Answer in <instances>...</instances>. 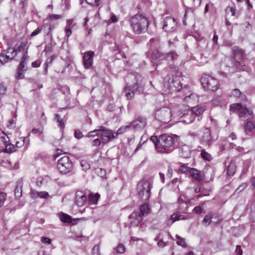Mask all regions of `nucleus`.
Instances as JSON below:
<instances>
[{"instance_id": "nucleus-28", "label": "nucleus", "mask_w": 255, "mask_h": 255, "mask_svg": "<svg viewBox=\"0 0 255 255\" xmlns=\"http://www.w3.org/2000/svg\"><path fill=\"white\" fill-rule=\"evenodd\" d=\"M205 110L204 106H196L191 108L190 113L196 116H200Z\"/></svg>"}, {"instance_id": "nucleus-12", "label": "nucleus", "mask_w": 255, "mask_h": 255, "mask_svg": "<svg viewBox=\"0 0 255 255\" xmlns=\"http://www.w3.org/2000/svg\"><path fill=\"white\" fill-rule=\"evenodd\" d=\"M29 56L27 55V52H24L20 60L17 69V75L16 78L18 80L24 78V72L27 70V64L28 61Z\"/></svg>"}, {"instance_id": "nucleus-33", "label": "nucleus", "mask_w": 255, "mask_h": 255, "mask_svg": "<svg viewBox=\"0 0 255 255\" xmlns=\"http://www.w3.org/2000/svg\"><path fill=\"white\" fill-rule=\"evenodd\" d=\"M100 195L98 194H96L94 195L92 194H89L88 196V201L90 204H96L98 201Z\"/></svg>"}, {"instance_id": "nucleus-29", "label": "nucleus", "mask_w": 255, "mask_h": 255, "mask_svg": "<svg viewBox=\"0 0 255 255\" xmlns=\"http://www.w3.org/2000/svg\"><path fill=\"white\" fill-rule=\"evenodd\" d=\"M149 212V205L147 203H145L140 206V212L142 216L147 215L148 214Z\"/></svg>"}, {"instance_id": "nucleus-42", "label": "nucleus", "mask_w": 255, "mask_h": 255, "mask_svg": "<svg viewBox=\"0 0 255 255\" xmlns=\"http://www.w3.org/2000/svg\"><path fill=\"white\" fill-rule=\"evenodd\" d=\"M7 194L3 191H0V208L2 207L6 201Z\"/></svg>"}, {"instance_id": "nucleus-50", "label": "nucleus", "mask_w": 255, "mask_h": 255, "mask_svg": "<svg viewBox=\"0 0 255 255\" xmlns=\"http://www.w3.org/2000/svg\"><path fill=\"white\" fill-rule=\"evenodd\" d=\"M101 143H102L101 139L97 138L93 140L92 144L93 146L98 147L101 145Z\"/></svg>"}, {"instance_id": "nucleus-24", "label": "nucleus", "mask_w": 255, "mask_h": 255, "mask_svg": "<svg viewBox=\"0 0 255 255\" xmlns=\"http://www.w3.org/2000/svg\"><path fill=\"white\" fill-rule=\"evenodd\" d=\"M22 186L23 181L21 179H19L16 182V186L14 189V195L17 199H19L22 196Z\"/></svg>"}, {"instance_id": "nucleus-48", "label": "nucleus", "mask_w": 255, "mask_h": 255, "mask_svg": "<svg viewBox=\"0 0 255 255\" xmlns=\"http://www.w3.org/2000/svg\"><path fill=\"white\" fill-rule=\"evenodd\" d=\"M191 168L189 167L186 164H182L179 167V170L183 173L188 172L189 173L190 169Z\"/></svg>"}, {"instance_id": "nucleus-45", "label": "nucleus", "mask_w": 255, "mask_h": 255, "mask_svg": "<svg viewBox=\"0 0 255 255\" xmlns=\"http://www.w3.org/2000/svg\"><path fill=\"white\" fill-rule=\"evenodd\" d=\"M15 150V147H14L13 145H12L10 143L5 144V148L4 149V151L5 152L11 153Z\"/></svg>"}, {"instance_id": "nucleus-11", "label": "nucleus", "mask_w": 255, "mask_h": 255, "mask_svg": "<svg viewBox=\"0 0 255 255\" xmlns=\"http://www.w3.org/2000/svg\"><path fill=\"white\" fill-rule=\"evenodd\" d=\"M178 58V55L174 51H171L168 53H162L157 50L152 53V58L158 61L167 60L174 61Z\"/></svg>"}, {"instance_id": "nucleus-57", "label": "nucleus", "mask_w": 255, "mask_h": 255, "mask_svg": "<svg viewBox=\"0 0 255 255\" xmlns=\"http://www.w3.org/2000/svg\"><path fill=\"white\" fill-rule=\"evenodd\" d=\"M100 0H86V1L90 5L98 6Z\"/></svg>"}, {"instance_id": "nucleus-58", "label": "nucleus", "mask_w": 255, "mask_h": 255, "mask_svg": "<svg viewBox=\"0 0 255 255\" xmlns=\"http://www.w3.org/2000/svg\"><path fill=\"white\" fill-rule=\"evenodd\" d=\"M49 17L50 20H53L60 19L62 16L60 14H51L49 15Z\"/></svg>"}, {"instance_id": "nucleus-49", "label": "nucleus", "mask_w": 255, "mask_h": 255, "mask_svg": "<svg viewBox=\"0 0 255 255\" xmlns=\"http://www.w3.org/2000/svg\"><path fill=\"white\" fill-rule=\"evenodd\" d=\"M125 247L122 244H120L116 248V251L118 253L122 254L125 252Z\"/></svg>"}, {"instance_id": "nucleus-59", "label": "nucleus", "mask_w": 255, "mask_h": 255, "mask_svg": "<svg viewBox=\"0 0 255 255\" xmlns=\"http://www.w3.org/2000/svg\"><path fill=\"white\" fill-rule=\"evenodd\" d=\"M74 136L76 138L78 139H80L83 136V135L80 130L76 129L75 130L74 132Z\"/></svg>"}, {"instance_id": "nucleus-4", "label": "nucleus", "mask_w": 255, "mask_h": 255, "mask_svg": "<svg viewBox=\"0 0 255 255\" xmlns=\"http://www.w3.org/2000/svg\"><path fill=\"white\" fill-rule=\"evenodd\" d=\"M152 185L150 181L143 180L139 182L137 186L138 197L143 201L149 199Z\"/></svg>"}, {"instance_id": "nucleus-8", "label": "nucleus", "mask_w": 255, "mask_h": 255, "mask_svg": "<svg viewBox=\"0 0 255 255\" xmlns=\"http://www.w3.org/2000/svg\"><path fill=\"white\" fill-rule=\"evenodd\" d=\"M100 138L103 144L108 143L112 139L117 138V134L113 130L103 126H99Z\"/></svg>"}, {"instance_id": "nucleus-47", "label": "nucleus", "mask_w": 255, "mask_h": 255, "mask_svg": "<svg viewBox=\"0 0 255 255\" xmlns=\"http://www.w3.org/2000/svg\"><path fill=\"white\" fill-rule=\"evenodd\" d=\"M7 90V87L4 83L0 84V95L2 96L5 94Z\"/></svg>"}, {"instance_id": "nucleus-53", "label": "nucleus", "mask_w": 255, "mask_h": 255, "mask_svg": "<svg viewBox=\"0 0 255 255\" xmlns=\"http://www.w3.org/2000/svg\"><path fill=\"white\" fill-rule=\"evenodd\" d=\"M30 196L33 199L37 198L38 197V192L34 189H31Z\"/></svg>"}, {"instance_id": "nucleus-22", "label": "nucleus", "mask_w": 255, "mask_h": 255, "mask_svg": "<svg viewBox=\"0 0 255 255\" xmlns=\"http://www.w3.org/2000/svg\"><path fill=\"white\" fill-rule=\"evenodd\" d=\"M247 119L244 125V128L246 135L252 136L254 135L253 130L255 128V123Z\"/></svg>"}, {"instance_id": "nucleus-36", "label": "nucleus", "mask_w": 255, "mask_h": 255, "mask_svg": "<svg viewBox=\"0 0 255 255\" xmlns=\"http://www.w3.org/2000/svg\"><path fill=\"white\" fill-rule=\"evenodd\" d=\"M55 120L58 123V126L61 128H65V124L63 121V119L60 118V116L58 114L55 115Z\"/></svg>"}, {"instance_id": "nucleus-18", "label": "nucleus", "mask_w": 255, "mask_h": 255, "mask_svg": "<svg viewBox=\"0 0 255 255\" xmlns=\"http://www.w3.org/2000/svg\"><path fill=\"white\" fill-rule=\"evenodd\" d=\"M146 124V119L145 117H139L135 120L131 122L129 126L135 130H140L145 128Z\"/></svg>"}, {"instance_id": "nucleus-27", "label": "nucleus", "mask_w": 255, "mask_h": 255, "mask_svg": "<svg viewBox=\"0 0 255 255\" xmlns=\"http://www.w3.org/2000/svg\"><path fill=\"white\" fill-rule=\"evenodd\" d=\"M197 150L201 152V156L204 160L210 161L212 159L211 155L206 152L205 149L202 148L201 146H198Z\"/></svg>"}, {"instance_id": "nucleus-46", "label": "nucleus", "mask_w": 255, "mask_h": 255, "mask_svg": "<svg viewBox=\"0 0 255 255\" xmlns=\"http://www.w3.org/2000/svg\"><path fill=\"white\" fill-rule=\"evenodd\" d=\"M92 255H101L100 247L98 245H95L92 249Z\"/></svg>"}, {"instance_id": "nucleus-37", "label": "nucleus", "mask_w": 255, "mask_h": 255, "mask_svg": "<svg viewBox=\"0 0 255 255\" xmlns=\"http://www.w3.org/2000/svg\"><path fill=\"white\" fill-rule=\"evenodd\" d=\"M55 58V56L54 55L51 56L50 58H48L45 63V67L44 69V74H47L48 72V67L49 64H52L53 60Z\"/></svg>"}, {"instance_id": "nucleus-19", "label": "nucleus", "mask_w": 255, "mask_h": 255, "mask_svg": "<svg viewBox=\"0 0 255 255\" xmlns=\"http://www.w3.org/2000/svg\"><path fill=\"white\" fill-rule=\"evenodd\" d=\"M94 52L92 51L86 52L83 57V62L84 67L86 69H89L91 67L93 62Z\"/></svg>"}, {"instance_id": "nucleus-41", "label": "nucleus", "mask_w": 255, "mask_h": 255, "mask_svg": "<svg viewBox=\"0 0 255 255\" xmlns=\"http://www.w3.org/2000/svg\"><path fill=\"white\" fill-rule=\"evenodd\" d=\"M175 238L178 240L177 244L178 245L182 246L183 248H185L186 247V243L185 239L176 235Z\"/></svg>"}, {"instance_id": "nucleus-26", "label": "nucleus", "mask_w": 255, "mask_h": 255, "mask_svg": "<svg viewBox=\"0 0 255 255\" xmlns=\"http://www.w3.org/2000/svg\"><path fill=\"white\" fill-rule=\"evenodd\" d=\"M187 219V217L183 215H180L178 214H173L170 216V219L167 221V225H171L175 221L180 220H186Z\"/></svg>"}, {"instance_id": "nucleus-56", "label": "nucleus", "mask_w": 255, "mask_h": 255, "mask_svg": "<svg viewBox=\"0 0 255 255\" xmlns=\"http://www.w3.org/2000/svg\"><path fill=\"white\" fill-rule=\"evenodd\" d=\"M38 197L41 198H47L49 197V194L45 191L38 192Z\"/></svg>"}, {"instance_id": "nucleus-35", "label": "nucleus", "mask_w": 255, "mask_h": 255, "mask_svg": "<svg viewBox=\"0 0 255 255\" xmlns=\"http://www.w3.org/2000/svg\"><path fill=\"white\" fill-rule=\"evenodd\" d=\"M159 136L158 137L156 135H152L150 137V140L154 143L155 148L157 151H158V147L159 146Z\"/></svg>"}, {"instance_id": "nucleus-30", "label": "nucleus", "mask_w": 255, "mask_h": 255, "mask_svg": "<svg viewBox=\"0 0 255 255\" xmlns=\"http://www.w3.org/2000/svg\"><path fill=\"white\" fill-rule=\"evenodd\" d=\"M232 94L233 96L240 99L241 101H245L246 99V96L238 89H234L232 92Z\"/></svg>"}, {"instance_id": "nucleus-3", "label": "nucleus", "mask_w": 255, "mask_h": 255, "mask_svg": "<svg viewBox=\"0 0 255 255\" xmlns=\"http://www.w3.org/2000/svg\"><path fill=\"white\" fill-rule=\"evenodd\" d=\"M159 146L158 152L169 153L174 149V139L173 136L167 134H162L159 136Z\"/></svg>"}, {"instance_id": "nucleus-62", "label": "nucleus", "mask_w": 255, "mask_h": 255, "mask_svg": "<svg viewBox=\"0 0 255 255\" xmlns=\"http://www.w3.org/2000/svg\"><path fill=\"white\" fill-rule=\"evenodd\" d=\"M41 31V28L40 27H38L35 30H34L31 34V36L33 37L39 34Z\"/></svg>"}, {"instance_id": "nucleus-10", "label": "nucleus", "mask_w": 255, "mask_h": 255, "mask_svg": "<svg viewBox=\"0 0 255 255\" xmlns=\"http://www.w3.org/2000/svg\"><path fill=\"white\" fill-rule=\"evenodd\" d=\"M231 109L233 110L234 112L237 113L240 118L245 117L246 116L248 119H252L253 118V111L243 107L240 104L231 105Z\"/></svg>"}, {"instance_id": "nucleus-14", "label": "nucleus", "mask_w": 255, "mask_h": 255, "mask_svg": "<svg viewBox=\"0 0 255 255\" xmlns=\"http://www.w3.org/2000/svg\"><path fill=\"white\" fill-rule=\"evenodd\" d=\"M8 45H9V46H11V45L9 44V43H8ZM16 55V49L14 48H12L11 47H9L0 54V62L2 64H4L9 60H12Z\"/></svg>"}, {"instance_id": "nucleus-51", "label": "nucleus", "mask_w": 255, "mask_h": 255, "mask_svg": "<svg viewBox=\"0 0 255 255\" xmlns=\"http://www.w3.org/2000/svg\"><path fill=\"white\" fill-rule=\"evenodd\" d=\"M226 11L227 13L231 12L232 16H236V9L233 7H227Z\"/></svg>"}, {"instance_id": "nucleus-6", "label": "nucleus", "mask_w": 255, "mask_h": 255, "mask_svg": "<svg viewBox=\"0 0 255 255\" xmlns=\"http://www.w3.org/2000/svg\"><path fill=\"white\" fill-rule=\"evenodd\" d=\"M201 82L204 88L216 91L219 88V83L217 79L209 75L204 74L201 78Z\"/></svg>"}, {"instance_id": "nucleus-17", "label": "nucleus", "mask_w": 255, "mask_h": 255, "mask_svg": "<svg viewBox=\"0 0 255 255\" xmlns=\"http://www.w3.org/2000/svg\"><path fill=\"white\" fill-rule=\"evenodd\" d=\"M88 201L86 193L82 190L77 191L75 195V203L79 207L84 206Z\"/></svg>"}, {"instance_id": "nucleus-2", "label": "nucleus", "mask_w": 255, "mask_h": 255, "mask_svg": "<svg viewBox=\"0 0 255 255\" xmlns=\"http://www.w3.org/2000/svg\"><path fill=\"white\" fill-rule=\"evenodd\" d=\"M129 21L133 31L136 34H140L146 30L149 24L147 19L141 14L132 16Z\"/></svg>"}, {"instance_id": "nucleus-20", "label": "nucleus", "mask_w": 255, "mask_h": 255, "mask_svg": "<svg viewBox=\"0 0 255 255\" xmlns=\"http://www.w3.org/2000/svg\"><path fill=\"white\" fill-rule=\"evenodd\" d=\"M78 24L75 22L74 19H68L66 20V25L65 28L66 36L69 37L72 34V29H77Z\"/></svg>"}, {"instance_id": "nucleus-5", "label": "nucleus", "mask_w": 255, "mask_h": 255, "mask_svg": "<svg viewBox=\"0 0 255 255\" xmlns=\"http://www.w3.org/2000/svg\"><path fill=\"white\" fill-rule=\"evenodd\" d=\"M164 87V88L167 89L168 90L167 92L168 93L179 92L182 88L178 77H174L173 76L171 77L168 76L165 78Z\"/></svg>"}, {"instance_id": "nucleus-63", "label": "nucleus", "mask_w": 255, "mask_h": 255, "mask_svg": "<svg viewBox=\"0 0 255 255\" xmlns=\"http://www.w3.org/2000/svg\"><path fill=\"white\" fill-rule=\"evenodd\" d=\"M193 211L195 212L196 213L199 214L201 213L202 211V208H201V206H196L194 208Z\"/></svg>"}, {"instance_id": "nucleus-25", "label": "nucleus", "mask_w": 255, "mask_h": 255, "mask_svg": "<svg viewBox=\"0 0 255 255\" xmlns=\"http://www.w3.org/2000/svg\"><path fill=\"white\" fill-rule=\"evenodd\" d=\"M191 150L190 147L187 145L182 146L179 149V154L181 157L187 158L191 155Z\"/></svg>"}, {"instance_id": "nucleus-9", "label": "nucleus", "mask_w": 255, "mask_h": 255, "mask_svg": "<svg viewBox=\"0 0 255 255\" xmlns=\"http://www.w3.org/2000/svg\"><path fill=\"white\" fill-rule=\"evenodd\" d=\"M171 116V110L166 107L158 110L155 114V119L163 123L169 122Z\"/></svg>"}, {"instance_id": "nucleus-1", "label": "nucleus", "mask_w": 255, "mask_h": 255, "mask_svg": "<svg viewBox=\"0 0 255 255\" xmlns=\"http://www.w3.org/2000/svg\"><path fill=\"white\" fill-rule=\"evenodd\" d=\"M142 78L138 73H129L125 78L127 86L126 90V96L128 98H131L134 93L139 94L143 92L144 84L142 83Z\"/></svg>"}, {"instance_id": "nucleus-13", "label": "nucleus", "mask_w": 255, "mask_h": 255, "mask_svg": "<svg viewBox=\"0 0 255 255\" xmlns=\"http://www.w3.org/2000/svg\"><path fill=\"white\" fill-rule=\"evenodd\" d=\"M213 140L211 130L207 128H203L202 133L200 136V142L205 147H210L213 143Z\"/></svg>"}, {"instance_id": "nucleus-21", "label": "nucleus", "mask_w": 255, "mask_h": 255, "mask_svg": "<svg viewBox=\"0 0 255 255\" xmlns=\"http://www.w3.org/2000/svg\"><path fill=\"white\" fill-rule=\"evenodd\" d=\"M189 174L194 180L197 181H202L204 179L205 175L203 171L192 168L190 169Z\"/></svg>"}, {"instance_id": "nucleus-54", "label": "nucleus", "mask_w": 255, "mask_h": 255, "mask_svg": "<svg viewBox=\"0 0 255 255\" xmlns=\"http://www.w3.org/2000/svg\"><path fill=\"white\" fill-rule=\"evenodd\" d=\"M97 173H98V175L100 176H101L102 178H106V170L105 169H102V168H100L97 171Z\"/></svg>"}, {"instance_id": "nucleus-16", "label": "nucleus", "mask_w": 255, "mask_h": 255, "mask_svg": "<svg viewBox=\"0 0 255 255\" xmlns=\"http://www.w3.org/2000/svg\"><path fill=\"white\" fill-rule=\"evenodd\" d=\"M176 26V22L174 18L167 17L163 21L162 28L166 32H170L173 31Z\"/></svg>"}, {"instance_id": "nucleus-64", "label": "nucleus", "mask_w": 255, "mask_h": 255, "mask_svg": "<svg viewBox=\"0 0 255 255\" xmlns=\"http://www.w3.org/2000/svg\"><path fill=\"white\" fill-rule=\"evenodd\" d=\"M41 62L40 60H36L33 62L31 64V66L34 68H37L40 66Z\"/></svg>"}, {"instance_id": "nucleus-31", "label": "nucleus", "mask_w": 255, "mask_h": 255, "mask_svg": "<svg viewBox=\"0 0 255 255\" xmlns=\"http://www.w3.org/2000/svg\"><path fill=\"white\" fill-rule=\"evenodd\" d=\"M233 53L235 57L238 59V60H241L243 58L244 55L243 51L239 49L237 47H234L233 48Z\"/></svg>"}, {"instance_id": "nucleus-32", "label": "nucleus", "mask_w": 255, "mask_h": 255, "mask_svg": "<svg viewBox=\"0 0 255 255\" xmlns=\"http://www.w3.org/2000/svg\"><path fill=\"white\" fill-rule=\"evenodd\" d=\"M59 217L60 220L64 223H71L72 221L71 216L65 213H61L59 215Z\"/></svg>"}, {"instance_id": "nucleus-61", "label": "nucleus", "mask_w": 255, "mask_h": 255, "mask_svg": "<svg viewBox=\"0 0 255 255\" xmlns=\"http://www.w3.org/2000/svg\"><path fill=\"white\" fill-rule=\"evenodd\" d=\"M235 253L237 255H242V250L241 249V247L239 245H237L236 248Z\"/></svg>"}, {"instance_id": "nucleus-40", "label": "nucleus", "mask_w": 255, "mask_h": 255, "mask_svg": "<svg viewBox=\"0 0 255 255\" xmlns=\"http://www.w3.org/2000/svg\"><path fill=\"white\" fill-rule=\"evenodd\" d=\"M129 128V125L121 127L120 128H119L116 132H115V134H117V137L119 134H123L126 131H128Z\"/></svg>"}, {"instance_id": "nucleus-43", "label": "nucleus", "mask_w": 255, "mask_h": 255, "mask_svg": "<svg viewBox=\"0 0 255 255\" xmlns=\"http://www.w3.org/2000/svg\"><path fill=\"white\" fill-rule=\"evenodd\" d=\"M100 133L99 127H98L97 129L89 132L86 136L87 137H93L95 136L100 135Z\"/></svg>"}, {"instance_id": "nucleus-15", "label": "nucleus", "mask_w": 255, "mask_h": 255, "mask_svg": "<svg viewBox=\"0 0 255 255\" xmlns=\"http://www.w3.org/2000/svg\"><path fill=\"white\" fill-rule=\"evenodd\" d=\"M222 219L217 214H215L212 212H209L207 214L202 221V224L205 227H208L212 223L214 225H216L221 221Z\"/></svg>"}, {"instance_id": "nucleus-34", "label": "nucleus", "mask_w": 255, "mask_h": 255, "mask_svg": "<svg viewBox=\"0 0 255 255\" xmlns=\"http://www.w3.org/2000/svg\"><path fill=\"white\" fill-rule=\"evenodd\" d=\"M223 99L220 96H215L211 101L212 104L215 106H218L223 102Z\"/></svg>"}, {"instance_id": "nucleus-52", "label": "nucleus", "mask_w": 255, "mask_h": 255, "mask_svg": "<svg viewBox=\"0 0 255 255\" xmlns=\"http://www.w3.org/2000/svg\"><path fill=\"white\" fill-rule=\"evenodd\" d=\"M178 202L179 204H180V207L181 208V207L182 205L185 206V208H187L188 207L187 203L186 202H185L183 199L182 198V197L180 196L178 198Z\"/></svg>"}, {"instance_id": "nucleus-55", "label": "nucleus", "mask_w": 255, "mask_h": 255, "mask_svg": "<svg viewBox=\"0 0 255 255\" xmlns=\"http://www.w3.org/2000/svg\"><path fill=\"white\" fill-rule=\"evenodd\" d=\"M81 166L83 168L84 170H87L90 168L89 164L85 160H82L81 162Z\"/></svg>"}, {"instance_id": "nucleus-60", "label": "nucleus", "mask_w": 255, "mask_h": 255, "mask_svg": "<svg viewBox=\"0 0 255 255\" xmlns=\"http://www.w3.org/2000/svg\"><path fill=\"white\" fill-rule=\"evenodd\" d=\"M41 241L43 243L47 244H50L51 243V240L47 237H42L41 238Z\"/></svg>"}, {"instance_id": "nucleus-23", "label": "nucleus", "mask_w": 255, "mask_h": 255, "mask_svg": "<svg viewBox=\"0 0 255 255\" xmlns=\"http://www.w3.org/2000/svg\"><path fill=\"white\" fill-rule=\"evenodd\" d=\"M132 226H137L142 220V217L138 212H133L129 217Z\"/></svg>"}, {"instance_id": "nucleus-38", "label": "nucleus", "mask_w": 255, "mask_h": 255, "mask_svg": "<svg viewBox=\"0 0 255 255\" xmlns=\"http://www.w3.org/2000/svg\"><path fill=\"white\" fill-rule=\"evenodd\" d=\"M56 45V43L53 41H50L46 45L44 52L46 53H49L51 52L53 47Z\"/></svg>"}, {"instance_id": "nucleus-7", "label": "nucleus", "mask_w": 255, "mask_h": 255, "mask_svg": "<svg viewBox=\"0 0 255 255\" xmlns=\"http://www.w3.org/2000/svg\"><path fill=\"white\" fill-rule=\"evenodd\" d=\"M57 167L60 173L65 174L72 171L73 165L70 158L65 156L58 160Z\"/></svg>"}, {"instance_id": "nucleus-44", "label": "nucleus", "mask_w": 255, "mask_h": 255, "mask_svg": "<svg viewBox=\"0 0 255 255\" xmlns=\"http://www.w3.org/2000/svg\"><path fill=\"white\" fill-rule=\"evenodd\" d=\"M250 208L251 218L255 222V201L251 204Z\"/></svg>"}, {"instance_id": "nucleus-39", "label": "nucleus", "mask_w": 255, "mask_h": 255, "mask_svg": "<svg viewBox=\"0 0 255 255\" xmlns=\"http://www.w3.org/2000/svg\"><path fill=\"white\" fill-rule=\"evenodd\" d=\"M236 170V166L234 163H230L227 168V174L230 176H232Z\"/></svg>"}]
</instances>
